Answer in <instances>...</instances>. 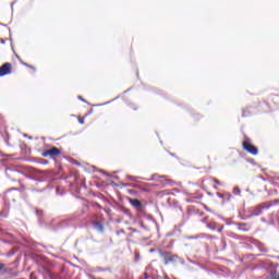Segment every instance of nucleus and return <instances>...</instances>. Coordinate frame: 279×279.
Segmentation results:
<instances>
[{
    "mask_svg": "<svg viewBox=\"0 0 279 279\" xmlns=\"http://www.w3.org/2000/svg\"><path fill=\"white\" fill-rule=\"evenodd\" d=\"M233 194H234V195H241V189H240L239 186H235V187L233 189Z\"/></svg>",
    "mask_w": 279,
    "mask_h": 279,
    "instance_id": "10",
    "label": "nucleus"
},
{
    "mask_svg": "<svg viewBox=\"0 0 279 279\" xmlns=\"http://www.w3.org/2000/svg\"><path fill=\"white\" fill-rule=\"evenodd\" d=\"M215 184L221 185V182L218 179H214Z\"/></svg>",
    "mask_w": 279,
    "mask_h": 279,
    "instance_id": "14",
    "label": "nucleus"
},
{
    "mask_svg": "<svg viewBox=\"0 0 279 279\" xmlns=\"http://www.w3.org/2000/svg\"><path fill=\"white\" fill-rule=\"evenodd\" d=\"M279 203V201H275V204H278Z\"/></svg>",
    "mask_w": 279,
    "mask_h": 279,
    "instance_id": "24",
    "label": "nucleus"
},
{
    "mask_svg": "<svg viewBox=\"0 0 279 279\" xmlns=\"http://www.w3.org/2000/svg\"><path fill=\"white\" fill-rule=\"evenodd\" d=\"M4 267H5V265L0 263V271H1V269H3Z\"/></svg>",
    "mask_w": 279,
    "mask_h": 279,
    "instance_id": "17",
    "label": "nucleus"
},
{
    "mask_svg": "<svg viewBox=\"0 0 279 279\" xmlns=\"http://www.w3.org/2000/svg\"><path fill=\"white\" fill-rule=\"evenodd\" d=\"M78 99H81V101H86L82 96H78Z\"/></svg>",
    "mask_w": 279,
    "mask_h": 279,
    "instance_id": "19",
    "label": "nucleus"
},
{
    "mask_svg": "<svg viewBox=\"0 0 279 279\" xmlns=\"http://www.w3.org/2000/svg\"><path fill=\"white\" fill-rule=\"evenodd\" d=\"M78 123H81V124L83 125V123H84V120H78Z\"/></svg>",
    "mask_w": 279,
    "mask_h": 279,
    "instance_id": "22",
    "label": "nucleus"
},
{
    "mask_svg": "<svg viewBox=\"0 0 279 279\" xmlns=\"http://www.w3.org/2000/svg\"><path fill=\"white\" fill-rule=\"evenodd\" d=\"M150 180L161 182L162 186H167V184L171 183V180L167 179V177H161L160 174H153Z\"/></svg>",
    "mask_w": 279,
    "mask_h": 279,
    "instance_id": "5",
    "label": "nucleus"
},
{
    "mask_svg": "<svg viewBox=\"0 0 279 279\" xmlns=\"http://www.w3.org/2000/svg\"><path fill=\"white\" fill-rule=\"evenodd\" d=\"M1 45H5V40L1 39Z\"/></svg>",
    "mask_w": 279,
    "mask_h": 279,
    "instance_id": "21",
    "label": "nucleus"
},
{
    "mask_svg": "<svg viewBox=\"0 0 279 279\" xmlns=\"http://www.w3.org/2000/svg\"><path fill=\"white\" fill-rule=\"evenodd\" d=\"M145 278L147 279V278H149V276H147V274H145Z\"/></svg>",
    "mask_w": 279,
    "mask_h": 279,
    "instance_id": "23",
    "label": "nucleus"
},
{
    "mask_svg": "<svg viewBox=\"0 0 279 279\" xmlns=\"http://www.w3.org/2000/svg\"><path fill=\"white\" fill-rule=\"evenodd\" d=\"M150 252H154V248H151Z\"/></svg>",
    "mask_w": 279,
    "mask_h": 279,
    "instance_id": "26",
    "label": "nucleus"
},
{
    "mask_svg": "<svg viewBox=\"0 0 279 279\" xmlns=\"http://www.w3.org/2000/svg\"><path fill=\"white\" fill-rule=\"evenodd\" d=\"M141 228H143L144 230H147V227H145L144 223H141Z\"/></svg>",
    "mask_w": 279,
    "mask_h": 279,
    "instance_id": "16",
    "label": "nucleus"
},
{
    "mask_svg": "<svg viewBox=\"0 0 279 279\" xmlns=\"http://www.w3.org/2000/svg\"><path fill=\"white\" fill-rule=\"evenodd\" d=\"M217 197H219L220 199H223V197H225V194H221V193H217Z\"/></svg>",
    "mask_w": 279,
    "mask_h": 279,
    "instance_id": "13",
    "label": "nucleus"
},
{
    "mask_svg": "<svg viewBox=\"0 0 279 279\" xmlns=\"http://www.w3.org/2000/svg\"><path fill=\"white\" fill-rule=\"evenodd\" d=\"M214 189H217V185H215Z\"/></svg>",
    "mask_w": 279,
    "mask_h": 279,
    "instance_id": "25",
    "label": "nucleus"
},
{
    "mask_svg": "<svg viewBox=\"0 0 279 279\" xmlns=\"http://www.w3.org/2000/svg\"><path fill=\"white\" fill-rule=\"evenodd\" d=\"M207 228H209V230H217V222H209Z\"/></svg>",
    "mask_w": 279,
    "mask_h": 279,
    "instance_id": "9",
    "label": "nucleus"
},
{
    "mask_svg": "<svg viewBox=\"0 0 279 279\" xmlns=\"http://www.w3.org/2000/svg\"><path fill=\"white\" fill-rule=\"evenodd\" d=\"M218 232H223V227H221L220 229H218Z\"/></svg>",
    "mask_w": 279,
    "mask_h": 279,
    "instance_id": "20",
    "label": "nucleus"
},
{
    "mask_svg": "<svg viewBox=\"0 0 279 279\" xmlns=\"http://www.w3.org/2000/svg\"><path fill=\"white\" fill-rule=\"evenodd\" d=\"M239 230H242V232H247V229L245 228H240Z\"/></svg>",
    "mask_w": 279,
    "mask_h": 279,
    "instance_id": "18",
    "label": "nucleus"
},
{
    "mask_svg": "<svg viewBox=\"0 0 279 279\" xmlns=\"http://www.w3.org/2000/svg\"><path fill=\"white\" fill-rule=\"evenodd\" d=\"M161 256L165 260V265H169V263H175V260H178V256L169 255V253H161Z\"/></svg>",
    "mask_w": 279,
    "mask_h": 279,
    "instance_id": "6",
    "label": "nucleus"
},
{
    "mask_svg": "<svg viewBox=\"0 0 279 279\" xmlns=\"http://www.w3.org/2000/svg\"><path fill=\"white\" fill-rule=\"evenodd\" d=\"M62 154V151L60 150V148L57 147H52L48 150H45L41 156H44V158H56V156H60Z\"/></svg>",
    "mask_w": 279,
    "mask_h": 279,
    "instance_id": "2",
    "label": "nucleus"
},
{
    "mask_svg": "<svg viewBox=\"0 0 279 279\" xmlns=\"http://www.w3.org/2000/svg\"><path fill=\"white\" fill-rule=\"evenodd\" d=\"M39 162H40V165H49V161L47 159H43Z\"/></svg>",
    "mask_w": 279,
    "mask_h": 279,
    "instance_id": "12",
    "label": "nucleus"
},
{
    "mask_svg": "<svg viewBox=\"0 0 279 279\" xmlns=\"http://www.w3.org/2000/svg\"><path fill=\"white\" fill-rule=\"evenodd\" d=\"M225 197L227 198V202H230V199H232V194L227 193L225 194Z\"/></svg>",
    "mask_w": 279,
    "mask_h": 279,
    "instance_id": "11",
    "label": "nucleus"
},
{
    "mask_svg": "<svg viewBox=\"0 0 279 279\" xmlns=\"http://www.w3.org/2000/svg\"><path fill=\"white\" fill-rule=\"evenodd\" d=\"M130 180H132L133 182H136V178L135 177H129Z\"/></svg>",
    "mask_w": 279,
    "mask_h": 279,
    "instance_id": "15",
    "label": "nucleus"
},
{
    "mask_svg": "<svg viewBox=\"0 0 279 279\" xmlns=\"http://www.w3.org/2000/svg\"><path fill=\"white\" fill-rule=\"evenodd\" d=\"M10 73H12V64L4 63L3 65L0 66V77L10 75Z\"/></svg>",
    "mask_w": 279,
    "mask_h": 279,
    "instance_id": "4",
    "label": "nucleus"
},
{
    "mask_svg": "<svg viewBox=\"0 0 279 279\" xmlns=\"http://www.w3.org/2000/svg\"><path fill=\"white\" fill-rule=\"evenodd\" d=\"M95 230H98V232H104V225L101 222H94Z\"/></svg>",
    "mask_w": 279,
    "mask_h": 279,
    "instance_id": "8",
    "label": "nucleus"
},
{
    "mask_svg": "<svg viewBox=\"0 0 279 279\" xmlns=\"http://www.w3.org/2000/svg\"><path fill=\"white\" fill-rule=\"evenodd\" d=\"M242 147L245 149V151L252 154V156L258 155V148H256V146L252 145L250 142H243Z\"/></svg>",
    "mask_w": 279,
    "mask_h": 279,
    "instance_id": "3",
    "label": "nucleus"
},
{
    "mask_svg": "<svg viewBox=\"0 0 279 279\" xmlns=\"http://www.w3.org/2000/svg\"><path fill=\"white\" fill-rule=\"evenodd\" d=\"M129 203L133 208H136L137 210H141L143 208V203L136 198H129Z\"/></svg>",
    "mask_w": 279,
    "mask_h": 279,
    "instance_id": "7",
    "label": "nucleus"
},
{
    "mask_svg": "<svg viewBox=\"0 0 279 279\" xmlns=\"http://www.w3.org/2000/svg\"><path fill=\"white\" fill-rule=\"evenodd\" d=\"M274 206L271 203H264L262 205L256 206L253 211L246 216L247 219H252V217H259V215H263V210H269Z\"/></svg>",
    "mask_w": 279,
    "mask_h": 279,
    "instance_id": "1",
    "label": "nucleus"
}]
</instances>
